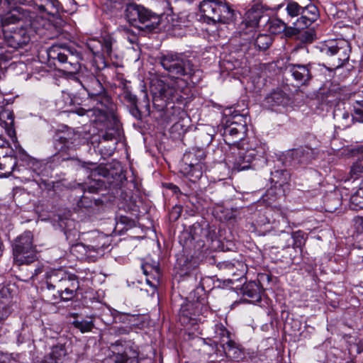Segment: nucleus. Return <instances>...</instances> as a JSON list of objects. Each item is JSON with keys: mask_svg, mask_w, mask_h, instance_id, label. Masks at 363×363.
<instances>
[{"mask_svg": "<svg viewBox=\"0 0 363 363\" xmlns=\"http://www.w3.org/2000/svg\"><path fill=\"white\" fill-rule=\"evenodd\" d=\"M48 63L55 68L63 69L69 74L77 73L81 68L82 55L74 48L65 45H53L47 50Z\"/></svg>", "mask_w": 363, "mask_h": 363, "instance_id": "1", "label": "nucleus"}, {"mask_svg": "<svg viewBox=\"0 0 363 363\" xmlns=\"http://www.w3.org/2000/svg\"><path fill=\"white\" fill-rule=\"evenodd\" d=\"M200 11L208 24H229L235 21V11L225 0H203Z\"/></svg>", "mask_w": 363, "mask_h": 363, "instance_id": "2", "label": "nucleus"}, {"mask_svg": "<svg viewBox=\"0 0 363 363\" xmlns=\"http://www.w3.org/2000/svg\"><path fill=\"white\" fill-rule=\"evenodd\" d=\"M220 131L223 140L228 145L244 150L247 131V118L244 115H235L227 118L223 122Z\"/></svg>", "mask_w": 363, "mask_h": 363, "instance_id": "3", "label": "nucleus"}, {"mask_svg": "<svg viewBox=\"0 0 363 363\" xmlns=\"http://www.w3.org/2000/svg\"><path fill=\"white\" fill-rule=\"evenodd\" d=\"M79 82L90 99L96 102V110L106 117L112 105L111 99L106 94L100 81L93 74L88 73L81 77Z\"/></svg>", "mask_w": 363, "mask_h": 363, "instance_id": "4", "label": "nucleus"}, {"mask_svg": "<svg viewBox=\"0 0 363 363\" xmlns=\"http://www.w3.org/2000/svg\"><path fill=\"white\" fill-rule=\"evenodd\" d=\"M158 59L169 76L175 77L177 80L182 79V77H191L194 74V64L183 53L169 52L161 54Z\"/></svg>", "mask_w": 363, "mask_h": 363, "instance_id": "5", "label": "nucleus"}, {"mask_svg": "<svg viewBox=\"0 0 363 363\" xmlns=\"http://www.w3.org/2000/svg\"><path fill=\"white\" fill-rule=\"evenodd\" d=\"M48 284L51 289L60 292L61 300L67 301L76 296L79 288L77 277L64 269H55L48 273Z\"/></svg>", "mask_w": 363, "mask_h": 363, "instance_id": "6", "label": "nucleus"}, {"mask_svg": "<svg viewBox=\"0 0 363 363\" xmlns=\"http://www.w3.org/2000/svg\"><path fill=\"white\" fill-rule=\"evenodd\" d=\"M125 18L133 26L151 31L160 25L161 17L141 5L131 3L127 5Z\"/></svg>", "mask_w": 363, "mask_h": 363, "instance_id": "7", "label": "nucleus"}, {"mask_svg": "<svg viewBox=\"0 0 363 363\" xmlns=\"http://www.w3.org/2000/svg\"><path fill=\"white\" fill-rule=\"evenodd\" d=\"M321 51L328 57L331 68L337 69L349 60L351 48L345 40H329L323 45Z\"/></svg>", "mask_w": 363, "mask_h": 363, "instance_id": "8", "label": "nucleus"}, {"mask_svg": "<svg viewBox=\"0 0 363 363\" xmlns=\"http://www.w3.org/2000/svg\"><path fill=\"white\" fill-rule=\"evenodd\" d=\"M110 350L112 354L104 363H139L137 347L130 340H117L111 345Z\"/></svg>", "mask_w": 363, "mask_h": 363, "instance_id": "9", "label": "nucleus"}, {"mask_svg": "<svg viewBox=\"0 0 363 363\" xmlns=\"http://www.w3.org/2000/svg\"><path fill=\"white\" fill-rule=\"evenodd\" d=\"M87 140L88 138L84 132L69 130L62 133L57 135L54 143L55 148L58 151V153L53 156L54 159L58 160L61 152L69 155L86 143Z\"/></svg>", "mask_w": 363, "mask_h": 363, "instance_id": "10", "label": "nucleus"}, {"mask_svg": "<svg viewBox=\"0 0 363 363\" xmlns=\"http://www.w3.org/2000/svg\"><path fill=\"white\" fill-rule=\"evenodd\" d=\"M33 240L32 233L25 231L15 240L13 245V254L14 259L20 264H28L34 261L36 251Z\"/></svg>", "mask_w": 363, "mask_h": 363, "instance_id": "11", "label": "nucleus"}, {"mask_svg": "<svg viewBox=\"0 0 363 363\" xmlns=\"http://www.w3.org/2000/svg\"><path fill=\"white\" fill-rule=\"evenodd\" d=\"M204 158V152L201 150L185 154L183 158V164L181 166L182 172L195 179H199L202 176L205 167L202 162Z\"/></svg>", "mask_w": 363, "mask_h": 363, "instance_id": "12", "label": "nucleus"}, {"mask_svg": "<svg viewBox=\"0 0 363 363\" xmlns=\"http://www.w3.org/2000/svg\"><path fill=\"white\" fill-rule=\"evenodd\" d=\"M179 84L184 85L186 83L182 79L176 80L170 83H165L163 81L158 82L152 90L155 97L160 98L161 100L168 101L174 100L178 101L182 98V91Z\"/></svg>", "mask_w": 363, "mask_h": 363, "instance_id": "13", "label": "nucleus"}, {"mask_svg": "<svg viewBox=\"0 0 363 363\" xmlns=\"http://www.w3.org/2000/svg\"><path fill=\"white\" fill-rule=\"evenodd\" d=\"M4 38L7 45L14 49L22 48L30 40L28 28L23 26L4 28Z\"/></svg>", "mask_w": 363, "mask_h": 363, "instance_id": "14", "label": "nucleus"}, {"mask_svg": "<svg viewBox=\"0 0 363 363\" xmlns=\"http://www.w3.org/2000/svg\"><path fill=\"white\" fill-rule=\"evenodd\" d=\"M261 18V13L257 9L252 8L248 10L245 13L244 21L240 23L239 26V33L240 35H252L255 28L259 24Z\"/></svg>", "mask_w": 363, "mask_h": 363, "instance_id": "15", "label": "nucleus"}, {"mask_svg": "<svg viewBox=\"0 0 363 363\" xmlns=\"http://www.w3.org/2000/svg\"><path fill=\"white\" fill-rule=\"evenodd\" d=\"M238 158L236 159L233 169H237L238 171H242L247 169L250 167V164L252 160L255 158V157L260 152L259 150L255 148H248L244 146V150L242 148L238 149Z\"/></svg>", "mask_w": 363, "mask_h": 363, "instance_id": "16", "label": "nucleus"}, {"mask_svg": "<svg viewBox=\"0 0 363 363\" xmlns=\"http://www.w3.org/2000/svg\"><path fill=\"white\" fill-rule=\"evenodd\" d=\"M214 337L218 339L226 355L230 356L231 352L236 350V343L230 339V332L223 325H216Z\"/></svg>", "mask_w": 363, "mask_h": 363, "instance_id": "17", "label": "nucleus"}, {"mask_svg": "<svg viewBox=\"0 0 363 363\" xmlns=\"http://www.w3.org/2000/svg\"><path fill=\"white\" fill-rule=\"evenodd\" d=\"M318 8L313 4L303 6L302 14L296 21V26L299 28H305L311 26L318 18Z\"/></svg>", "mask_w": 363, "mask_h": 363, "instance_id": "18", "label": "nucleus"}, {"mask_svg": "<svg viewBox=\"0 0 363 363\" xmlns=\"http://www.w3.org/2000/svg\"><path fill=\"white\" fill-rule=\"evenodd\" d=\"M289 68L294 79L301 85L306 84L312 78L310 65H291Z\"/></svg>", "mask_w": 363, "mask_h": 363, "instance_id": "19", "label": "nucleus"}, {"mask_svg": "<svg viewBox=\"0 0 363 363\" xmlns=\"http://www.w3.org/2000/svg\"><path fill=\"white\" fill-rule=\"evenodd\" d=\"M67 355L65 345L59 344L52 347L50 352L45 357L43 363H64Z\"/></svg>", "mask_w": 363, "mask_h": 363, "instance_id": "20", "label": "nucleus"}, {"mask_svg": "<svg viewBox=\"0 0 363 363\" xmlns=\"http://www.w3.org/2000/svg\"><path fill=\"white\" fill-rule=\"evenodd\" d=\"M107 238L103 235H97L92 243L89 245L82 244L79 245L78 247H82L86 253H91L95 252L97 254H102L104 249L107 248L108 244L107 243Z\"/></svg>", "mask_w": 363, "mask_h": 363, "instance_id": "21", "label": "nucleus"}, {"mask_svg": "<svg viewBox=\"0 0 363 363\" xmlns=\"http://www.w3.org/2000/svg\"><path fill=\"white\" fill-rule=\"evenodd\" d=\"M288 102V96L281 90L274 91L264 99L265 106L270 108H273L276 106H284L287 104Z\"/></svg>", "mask_w": 363, "mask_h": 363, "instance_id": "22", "label": "nucleus"}, {"mask_svg": "<svg viewBox=\"0 0 363 363\" xmlns=\"http://www.w3.org/2000/svg\"><path fill=\"white\" fill-rule=\"evenodd\" d=\"M262 289L255 281L249 282L244 288V294L253 302H259L262 300Z\"/></svg>", "mask_w": 363, "mask_h": 363, "instance_id": "23", "label": "nucleus"}, {"mask_svg": "<svg viewBox=\"0 0 363 363\" xmlns=\"http://www.w3.org/2000/svg\"><path fill=\"white\" fill-rule=\"evenodd\" d=\"M363 177V147L358 159L351 166L348 180H356Z\"/></svg>", "mask_w": 363, "mask_h": 363, "instance_id": "24", "label": "nucleus"}, {"mask_svg": "<svg viewBox=\"0 0 363 363\" xmlns=\"http://www.w3.org/2000/svg\"><path fill=\"white\" fill-rule=\"evenodd\" d=\"M43 292L44 297L48 302L57 303L61 300V294L57 289L54 288L53 289L50 287L48 284V273L46 275L45 286L43 288Z\"/></svg>", "mask_w": 363, "mask_h": 363, "instance_id": "25", "label": "nucleus"}, {"mask_svg": "<svg viewBox=\"0 0 363 363\" xmlns=\"http://www.w3.org/2000/svg\"><path fill=\"white\" fill-rule=\"evenodd\" d=\"M16 165V160L13 157L4 156L0 158V170L4 171L3 175L4 177L10 176Z\"/></svg>", "mask_w": 363, "mask_h": 363, "instance_id": "26", "label": "nucleus"}, {"mask_svg": "<svg viewBox=\"0 0 363 363\" xmlns=\"http://www.w3.org/2000/svg\"><path fill=\"white\" fill-rule=\"evenodd\" d=\"M350 208L354 211L363 209V182L357 191L350 197Z\"/></svg>", "mask_w": 363, "mask_h": 363, "instance_id": "27", "label": "nucleus"}, {"mask_svg": "<svg viewBox=\"0 0 363 363\" xmlns=\"http://www.w3.org/2000/svg\"><path fill=\"white\" fill-rule=\"evenodd\" d=\"M286 28V24L279 18L272 19L268 23V30L272 34H280Z\"/></svg>", "mask_w": 363, "mask_h": 363, "instance_id": "28", "label": "nucleus"}, {"mask_svg": "<svg viewBox=\"0 0 363 363\" xmlns=\"http://www.w3.org/2000/svg\"><path fill=\"white\" fill-rule=\"evenodd\" d=\"M308 150L306 151L303 147L294 150L289 153L294 163L306 162L308 159Z\"/></svg>", "mask_w": 363, "mask_h": 363, "instance_id": "29", "label": "nucleus"}, {"mask_svg": "<svg viewBox=\"0 0 363 363\" xmlns=\"http://www.w3.org/2000/svg\"><path fill=\"white\" fill-rule=\"evenodd\" d=\"M272 43V39L270 35L267 34H259L255 40V45L259 50H266L269 48Z\"/></svg>", "mask_w": 363, "mask_h": 363, "instance_id": "30", "label": "nucleus"}, {"mask_svg": "<svg viewBox=\"0 0 363 363\" xmlns=\"http://www.w3.org/2000/svg\"><path fill=\"white\" fill-rule=\"evenodd\" d=\"M102 52L108 57H111L113 51V44L114 39L109 34H105L101 36Z\"/></svg>", "mask_w": 363, "mask_h": 363, "instance_id": "31", "label": "nucleus"}, {"mask_svg": "<svg viewBox=\"0 0 363 363\" xmlns=\"http://www.w3.org/2000/svg\"><path fill=\"white\" fill-rule=\"evenodd\" d=\"M303 6L295 1H289L286 8L287 14L294 18L302 14Z\"/></svg>", "mask_w": 363, "mask_h": 363, "instance_id": "32", "label": "nucleus"}, {"mask_svg": "<svg viewBox=\"0 0 363 363\" xmlns=\"http://www.w3.org/2000/svg\"><path fill=\"white\" fill-rule=\"evenodd\" d=\"M86 46L94 55H99L102 52L101 40L89 39L86 43Z\"/></svg>", "mask_w": 363, "mask_h": 363, "instance_id": "33", "label": "nucleus"}, {"mask_svg": "<svg viewBox=\"0 0 363 363\" xmlns=\"http://www.w3.org/2000/svg\"><path fill=\"white\" fill-rule=\"evenodd\" d=\"M74 326L79 329L82 333L91 331L94 327L92 320H74L73 322Z\"/></svg>", "mask_w": 363, "mask_h": 363, "instance_id": "34", "label": "nucleus"}, {"mask_svg": "<svg viewBox=\"0 0 363 363\" xmlns=\"http://www.w3.org/2000/svg\"><path fill=\"white\" fill-rule=\"evenodd\" d=\"M120 129L117 124H116L113 128H107L102 138L105 141L113 140H115L119 136Z\"/></svg>", "mask_w": 363, "mask_h": 363, "instance_id": "35", "label": "nucleus"}, {"mask_svg": "<svg viewBox=\"0 0 363 363\" xmlns=\"http://www.w3.org/2000/svg\"><path fill=\"white\" fill-rule=\"evenodd\" d=\"M294 240L293 247L301 248L305 244L304 234L301 230L294 232L291 235Z\"/></svg>", "mask_w": 363, "mask_h": 363, "instance_id": "36", "label": "nucleus"}, {"mask_svg": "<svg viewBox=\"0 0 363 363\" xmlns=\"http://www.w3.org/2000/svg\"><path fill=\"white\" fill-rule=\"evenodd\" d=\"M352 120L363 123V102H357L354 107V113L352 115Z\"/></svg>", "mask_w": 363, "mask_h": 363, "instance_id": "37", "label": "nucleus"}, {"mask_svg": "<svg viewBox=\"0 0 363 363\" xmlns=\"http://www.w3.org/2000/svg\"><path fill=\"white\" fill-rule=\"evenodd\" d=\"M194 304H188L185 306H183L180 310V315H179V320L182 323H185L186 321H189L192 318L191 316L189 315V313H187L189 310H191Z\"/></svg>", "mask_w": 363, "mask_h": 363, "instance_id": "38", "label": "nucleus"}, {"mask_svg": "<svg viewBox=\"0 0 363 363\" xmlns=\"http://www.w3.org/2000/svg\"><path fill=\"white\" fill-rule=\"evenodd\" d=\"M341 119L342 121L341 125L343 128L349 127L351 125V121L352 120L350 119V116L348 112L345 111L341 113Z\"/></svg>", "mask_w": 363, "mask_h": 363, "instance_id": "39", "label": "nucleus"}, {"mask_svg": "<svg viewBox=\"0 0 363 363\" xmlns=\"http://www.w3.org/2000/svg\"><path fill=\"white\" fill-rule=\"evenodd\" d=\"M295 28H288L286 26V30L284 31V35L287 37H291L293 35H295L298 33V30H303L304 28H299L296 26V22L294 23Z\"/></svg>", "mask_w": 363, "mask_h": 363, "instance_id": "40", "label": "nucleus"}, {"mask_svg": "<svg viewBox=\"0 0 363 363\" xmlns=\"http://www.w3.org/2000/svg\"><path fill=\"white\" fill-rule=\"evenodd\" d=\"M93 173L94 174H98L104 177H106L109 174V171L107 168L102 166H99L94 170Z\"/></svg>", "mask_w": 363, "mask_h": 363, "instance_id": "41", "label": "nucleus"}, {"mask_svg": "<svg viewBox=\"0 0 363 363\" xmlns=\"http://www.w3.org/2000/svg\"><path fill=\"white\" fill-rule=\"evenodd\" d=\"M223 213H225V215L223 216V219L225 220H230L235 219V213L230 209H225Z\"/></svg>", "mask_w": 363, "mask_h": 363, "instance_id": "42", "label": "nucleus"}, {"mask_svg": "<svg viewBox=\"0 0 363 363\" xmlns=\"http://www.w3.org/2000/svg\"><path fill=\"white\" fill-rule=\"evenodd\" d=\"M302 37L307 42H311L313 40L314 34L312 31L305 30L302 33Z\"/></svg>", "mask_w": 363, "mask_h": 363, "instance_id": "43", "label": "nucleus"}, {"mask_svg": "<svg viewBox=\"0 0 363 363\" xmlns=\"http://www.w3.org/2000/svg\"><path fill=\"white\" fill-rule=\"evenodd\" d=\"M9 60V57L7 55L4 54H0V68L3 64L7 62Z\"/></svg>", "mask_w": 363, "mask_h": 363, "instance_id": "44", "label": "nucleus"}, {"mask_svg": "<svg viewBox=\"0 0 363 363\" xmlns=\"http://www.w3.org/2000/svg\"><path fill=\"white\" fill-rule=\"evenodd\" d=\"M174 213H177L175 219H177L180 216L181 209L179 208H174V210L172 211L171 215H174Z\"/></svg>", "mask_w": 363, "mask_h": 363, "instance_id": "45", "label": "nucleus"}, {"mask_svg": "<svg viewBox=\"0 0 363 363\" xmlns=\"http://www.w3.org/2000/svg\"><path fill=\"white\" fill-rule=\"evenodd\" d=\"M69 160L74 161L78 164H80L82 163L79 160H75L74 157H63L62 159V161H67V160Z\"/></svg>", "mask_w": 363, "mask_h": 363, "instance_id": "46", "label": "nucleus"}, {"mask_svg": "<svg viewBox=\"0 0 363 363\" xmlns=\"http://www.w3.org/2000/svg\"><path fill=\"white\" fill-rule=\"evenodd\" d=\"M129 100L132 103H135L136 101V96L134 95H130L129 96Z\"/></svg>", "mask_w": 363, "mask_h": 363, "instance_id": "47", "label": "nucleus"}, {"mask_svg": "<svg viewBox=\"0 0 363 363\" xmlns=\"http://www.w3.org/2000/svg\"><path fill=\"white\" fill-rule=\"evenodd\" d=\"M356 223H359L360 225H363V218H362V217L357 218Z\"/></svg>", "mask_w": 363, "mask_h": 363, "instance_id": "48", "label": "nucleus"}, {"mask_svg": "<svg viewBox=\"0 0 363 363\" xmlns=\"http://www.w3.org/2000/svg\"><path fill=\"white\" fill-rule=\"evenodd\" d=\"M199 313H200V312H199V311H198L195 310V311H194V313H193L191 315H199Z\"/></svg>", "mask_w": 363, "mask_h": 363, "instance_id": "49", "label": "nucleus"}, {"mask_svg": "<svg viewBox=\"0 0 363 363\" xmlns=\"http://www.w3.org/2000/svg\"><path fill=\"white\" fill-rule=\"evenodd\" d=\"M337 116H339V113L337 111H335V117H337Z\"/></svg>", "mask_w": 363, "mask_h": 363, "instance_id": "50", "label": "nucleus"}, {"mask_svg": "<svg viewBox=\"0 0 363 363\" xmlns=\"http://www.w3.org/2000/svg\"><path fill=\"white\" fill-rule=\"evenodd\" d=\"M199 304L198 303H195V307L197 308H198V306H199Z\"/></svg>", "mask_w": 363, "mask_h": 363, "instance_id": "51", "label": "nucleus"}]
</instances>
